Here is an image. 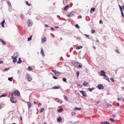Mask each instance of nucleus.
Returning <instances> with one entry per match:
<instances>
[{
  "label": "nucleus",
  "instance_id": "ea45409f",
  "mask_svg": "<svg viewBox=\"0 0 124 124\" xmlns=\"http://www.w3.org/2000/svg\"><path fill=\"white\" fill-rule=\"evenodd\" d=\"M95 31L94 30H92L91 31V32L92 33H94L95 32Z\"/></svg>",
  "mask_w": 124,
  "mask_h": 124
},
{
  "label": "nucleus",
  "instance_id": "423d86ee",
  "mask_svg": "<svg viewBox=\"0 0 124 124\" xmlns=\"http://www.w3.org/2000/svg\"><path fill=\"white\" fill-rule=\"evenodd\" d=\"M80 92L83 95L85 96H86V93L85 91L83 90H81L80 91Z\"/></svg>",
  "mask_w": 124,
  "mask_h": 124
},
{
  "label": "nucleus",
  "instance_id": "e433bc0d",
  "mask_svg": "<svg viewBox=\"0 0 124 124\" xmlns=\"http://www.w3.org/2000/svg\"><path fill=\"white\" fill-rule=\"evenodd\" d=\"M74 12L73 11H71L70 13V15H71V16H73L74 15Z\"/></svg>",
  "mask_w": 124,
  "mask_h": 124
},
{
  "label": "nucleus",
  "instance_id": "0eeeda50",
  "mask_svg": "<svg viewBox=\"0 0 124 124\" xmlns=\"http://www.w3.org/2000/svg\"><path fill=\"white\" fill-rule=\"evenodd\" d=\"M101 74L100 75V76H104L106 75L105 72L103 70H101Z\"/></svg>",
  "mask_w": 124,
  "mask_h": 124
},
{
  "label": "nucleus",
  "instance_id": "20e7f679",
  "mask_svg": "<svg viewBox=\"0 0 124 124\" xmlns=\"http://www.w3.org/2000/svg\"><path fill=\"white\" fill-rule=\"evenodd\" d=\"M98 88L100 89H101L104 88V86L101 84H99L97 86Z\"/></svg>",
  "mask_w": 124,
  "mask_h": 124
},
{
  "label": "nucleus",
  "instance_id": "2f4dec72",
  "mask_svg": "<svg viewBox=\"0 0 124 124\" xmlns=\"http://www.w3.org/2000/svg\"><path fill=\"white\" fill-rule=\"evenodd\" d=\"M79 72L78 71H77V78H78L79 75Z\"/></svg>",
  "mask_w": 124,
  "mask_h": 124
},
{
  "label": "nucleus",
  "instance_id": "e2e57ef3",
  "mask_svg": "<svg viewBox=\"0 0 124 124\" xmlns=\"http://www.w3.org/2000/svg\"><path fill=\"white\" fill-rule=\"evenodd\" d=\"M84 35H85V36L87 37H89V35L86 34H84Z\"/></svg>",
  "mask_w": 124,
  "mask_h": 124
},
{
  "label": "nucleus",
  "instance_id": "39448f33",
  "mask_svg": "<svg viewBox=\"0 0 124 124\" xmlns=\"http://www.w3.org/2000/svg\"><path fill=\"white\" fill-rule=\"evenodd\" d=\"M11 58L13 59V63H15L17 61V60L16 59V57H14V56H12L11 57Z\"/></svg>",
  "mask_w": 124,
  "mask_h": 124
},
{
  "label": "nucleus",
  "instance_id": "c9c22d12",
  "mask_svg": "<svg viewBox=\"0 0 124 124\" xmlns=\"http://www.w3.org/2000/svg\"><path fill=\"white\" fill-rule=\"evenodd\" d=\"M63 81L64 82H66L67 81V79L66 78H63L62 79Z\"/></svg>",
  "mask_w": 124,
  "mask_h": 124
},
{
  "label": "nucleus",
  "instance_id": "680f3d73",
  "mask_svg": "<svg viewBox=\"0 0 124 124\" xmlns=\"http://www.w3.org/2000/svg\"><path fill=\"white\" fill-rule=\"evenodd\" d=\"M20 120L21 121H22V117L21 116H20Z\"/></svg>",
  "mask_w": 124,
  "mask_h": 124
},
{
  "label": "nucleus",
  "instance_id": "8fccbe9b",
  "mask_svg": "<svg viewBox=\"0 0 124 124\" xmlns=\"http://www.w3.org/2000/svg\"><path fill=\"white\" fill-rule=\"evenodd\" d=\"M110 80H111L112 82H114V80L112 78H110Z\"/></svg>",
  "mask_w": 124,
  "mask_h": 124
},
{
  "label": "nucleus",
  "instance_id": "7ed1b4c3",
  "mask_svg": "<svg viewBox=\"0 0 124 124\" xmlns=\"http://www.w3.org/2000/svg\"><path fill=\"white\" fill-rule=\"evenodd\" d=\"M27 25L29 27L31 26L32 25V22L30 19H28L27 21Z\"/></svg>",
  "mask_w": 124,
  "mask_h": 124
},
{
  "label": "nucleus",
  "instance_id": "473e14b6",
  "mask_svg": "<svg viewBox=\"0 0 124 124\" xmlns=\"http://www.w3.org/2000/svg\"><path fill=\"white\" fill-rule=\"evenodd\" d=\"M32 35L30 36L28 38V41H30L31 40Z\"/></svg>",
  "mask_w": 124,
  "mask_h": 124
},
{
  "label": "nucleus",
  "instance_id": "72a5a7b5",
  "mask_svg": "<svg viewBox=\"0 0 124 124\" xmlns=\"http://www.w3.org/2000/svg\"><path fill=\"white\" fill-rule=\"evenodd\" d=\"M25 3H26V4L27 5L29 6H31V4H29V3H28V2L27 1H25Z\"/></svg>",
  "mask_w": 124,
  "mask_h": 124
},
{
  "label": "nucleus",
  "instance_id": "49530a36",
  "mask_svg": "<svg viewBox=\"0 0 124 124\" xmlns=\"http://www.w3.org/2000/svg\"><path fill=\"white\" fill-rule=\"evenodd\" d=\"M44 110V108H41L40 110V112H43Z\"/></svg>",
  "mask_w": 124,
  "mask_h": 124
},
{
  "label": "nucleus",
  "instance_id": "dca6fc26",
  "mask_svg": "<svg viewBox=\"0 0 124 124\" xmlns=\"http://www.w3.org/2000/svg\"><path fill=\"white\" fill-rule=\"evenodd\" d=\"M69 7V6L68 5H67L65 6L64 8V10H67L68 9V7Z\"/></svg>",
  "mask_w": 124,
  "mask_h": 124
},
{
  "label": "nucleus",
  "instance_id": "bb28decb",
  "mask_svg": "<svg viewBox=\"0 0 124 124\" xmlns=\"http://www.w3.org/2000/svg\"><path fill=\"white\" fill-rule=\"evenodd\" d=\"M63 96L66 101H67L68 100V98L67 96L65 95H64Z\"/></svg>",
  "mask_w": 124,
  "mask_h": 124
},
{
  "label": "nucleus",
  "instance_id": "9d476101",
  "mask_svg": "<svg viewBox=\"0 0 124 124\" xmlns=\"http://www.w3.org/2000/svg\"><path fill=\"white\" fill-rule=\"evenodd\" d=\"M43 48H41V52L40 53L41 54L43 55V56L44 57V52H43Z\"/></svg>",
  "mask_w": 124,
  "mask_h": 124
},
{
  "label": "nucleus",
  "instance_id": "f03ea898",
  "mask_svg": "<svg viewBox=\"0 0 124 124\" xmlns=\"http://www.w3.org/2000/svg\"><path fill=\"white\" fill-rule=\"evenodd\" d=\"M16 98L15 97H12L10 99V100L11 102L13 103H15L16 102Z\"/></svg>",
  "mask_w": 124,
  "mask_h": 124
},
{
  "label": "nucleus",
  "instance_id": "c85d7f7f",
  "mask_svg": "<svg viewBox=\"0 0 124 124\" xmlns=\"http://www.w3.org/2000/svg\"><path fill=\"white\" fill-rule=\"evenodd\" d=\"M104 79H105L106 80H107L108 78V77L106 75H105V76H104Z\"/></svg>",
  "mask_w": 124,
  "mask_h": 124
},
{
  "label": "nucleus",
  "instance_id": "338daca9",
  "mask_svg": "<svg viewBox=\"0 0 124 124\" xmlns=\"http://www.w3.org/2000/svg\"><path fill=\"white\" fill-rule=\"evenodd\" d=\"M113 116L114 117H115V116H116V115H113Z\"/></svg>",
  "mask_w": 124,
  "mask_h": 124
},
{
  "label": "nucleus",
  "instance_id": "c03bdc74",
  "mask_svg": "<svg viewBox=\"0 0 124 124\" xmlns=\"http://www.w3.org/2000/svg\"><path fill=\"white\" fill-rule=\"evenodd\" d=\"M31 79H32L30 77L28 78V79H27L28 81H30L31 80Z\"/></svg>",
  "mask_w": 124,
  "mask_h": 124
},
{
  "label": "nucleus",
  "instance_id": "79ce46f5",
  "mask_svg": "<svg viewBox=\"0 0 124 124\" xmlns=\"http://www.w3.org/2000/svg\"><path fill=\"white\" fill-rule=\"evenodd\" d=\"M109 120L112 121V122H115L114 120L112 118H110L109 119Z\"/></svg>",
  "mask_w": 124,
  "mask_h": 124
},
{
  "label": "nucleus",
  "instance_id": "4d7b16f0",
  "mask_svg": "<svg viewBox=\"0 0 124 124\" xmlns=\"http://www.w3.org/2000/svg\"><path fill=\"white\" fill-rule=\"evenodd\" d=\"M41 103H39L38 104V107H40V106H41Z\"/></svg>",
  "mask_w": 124,
  "mask_h": 124
},
{
  "label": "nucleus",
  "instance_id": "f704fd0d",
  "mask_svg": "<svg viewBox=\"0 0 124 124\" xmlns=\"http://www.w3.org/2000/svg\"><path fill=\"white\" fill-rule=\"evenodd\" d=\"M52 71L54 72V74H55V73H56V72H57V71L55 70H54V69H53V70H52Z\"/></svg>",
  "mask_w": 124,
  "mask_h": 124
},
{
  "label": "nucleus",
  "instance_id": "4468645a",
  "mask_svg": "<svg viewBox=\"0 0 124 124\" xmlns=\"http://www.w3.org/2000/svg\"><path fill=\"white\" fill-rule=\"evenodd\" d=\"M57 120L58 122H60L62 121V118L60 116L58 118H57Z\"/></svg>",
  "mask_w": 124,
  "mask_h": 124
},
{
  "label": "nucleus",
  "instance_id": "5fc2aeb1",
  "mask_svg": "<svg viewBox=\"0 0 124 124\" xmlns=\"http://www.w3.org/2000/svg\"><path fill=\"white\" fill-rule=\"evenodd\" d=\"M67 16L69 17H71V15H70V14L68 15H67Z\"/></svg>",
  "mask_w": 124,
  "mask_h": 124
},
{
  "label": "nucleus",
  "instance_id": "7c9ffc66",
  "mask_svg": "<svg viewBox=\"0 0 124 124\" xmlns=\"http://www.w3.org/2000/svg\"><path fill=\"white\" fill-rule=\"evenodd\" d=\"M82 109L81 108H76L75 110H80Z\"/></svg>",
  "mask_w": 124,
  "mask_h": 124
},
{
  "label": "nucleus",
  "instance_id": "603ef678",
  "mask_svg": "<svg viewBox=\"0 0 124 124\" xmlns=\"http://www.w3.org/2000/svg\"><path fill=\"white\" fill-rule=\"evenodd\" d=\"M53 77L54 79H56L57 78L54 76H53Z\"/></svg>",
  "mask_w": 124,
  "mask_h": 124
},
{
  "label": "nucleus",
  "instance_id": "6e6552de",
  "mask_svg": "<svg viewBox=\"0 0 124 124\" xmlns=\"http://www.w3.org/2000/svg\"><path fill=\"white\" fill-rule=\"evenodd\" d=\"M19 53L18 52H16L14 54L13 56L14 57H16L17 58L19 57Z\"/></svg>",
  "mask_w": 124,
  "mask_h": 124
},
{
  "label": "nucleus",
  "instance_id": "58836bf2",
  "mask_svg": "<svg viewBox=\"0 0 124 124\" xmlns=\"http://www.w3.org/2000/svg\"><path fill=\"white\" fill-rule=\"evenodd\" d=\"M23 15L22 14H21L20 15V17L22 19H23Z\"/></svg>",
  "mask_w": 124,
  "mask_h": 124
},
{
  "label": "nucleus",
  "instance_id": "f3484780",
  "mask_svg": "<svg viewBox=\"0 0 124 124\" xmlns=\"http://www.w3.org/2000/svg\"><path fill=\"white\" fill-rule=\"evenodd\" d=\"M22 62V61L21 60V59L20 58H19L18 59V61L17 62V63L18 64H20Z\"/></svg>",
  "mask_w": 124,
  "mask_h": 124
},
{
  "label": "nucleus",
  "instance_id": "ddd939ff",
  "mask_svg": "<svg viewBox=\"0 0 124 124\" xmlns=\"http://www.w3.org/2000/svg\"><path fill=\"white\" fill-rule=\"evenodd\" d=\"M60 86L59 85H58V86H56L54 87H53L52 89H58L60 88Z\"/></svg>",
  "mask_w": 124,
  "mask_h": 124
},
{
  "label": "nucleus",
  "instance_id": "bf43d9fd",
  "mask_svg": "<svg viewBox=\"0 0 124 124\" xmlns=\"http://www.w3.org/2000/svg\"><path fill=\"white\" fill-rule=\"evenodd\" d=\"M57 101V102H62V101H61V100H58V101Z\"/></svg>",
  "mask_w": 124,
  "mask_h": 124
},
{
  "label": "nucleus",
  "instance_id": "09e8293b",
  "mask_svg": "<svg viewBox=\"0 0 124 124\" xmlns=\"http://www.w3.org/2000/svg\"><path fill=\"white\" fill-rule=\"evenodd\" d=\"M82 66V64H81V65H80V64H79L78 66V67H79V68H81Z\"/></svg>",
  "mask_w": 124,
  "mask_h": 124
},
{
  "label": "nucleus",
  "instance_id": "052dcab7",
  "mask_svg": "<svg viewBox=\"0 0 124 124\" xmlns=\"http://www.w3.org/2000/svg\"><path fill=\"white\" fill-rule=\"evenodd\" d=\"M45 26L46 27H48V25L47 24H45Z\"/></svg>",
  "mask_w": 124,
  "mask_h": 124
},
{
  "label": "nucleus",
  "instance_id": "cd10ccee",
  "mask_svg": "<svg viewBox=\"0 0 124 124\" xmlns=\"http://www.w3.org/2000/svg\"><path fill=\"white\" fill-rule=\"evenodd\" d=\"M27 105L28 107H29V108H30L31 107V106L30 105V103L29 102H28L27 103Z\"/></svg>",
  "mask_w": 124,
  "mask_h": 124
},
{
  "label": "nucleus",
  "instance_id": "f257e3e1",
  "mask_svg": "<svg viewBox=\"0 0 124 124\" xmlns=\"http://www.w3.org/2000/svg\"><path fill=\"white\" fill-rule=\"evenodd\" d=\"M13 94L14 95L16 96H18L19 95L20 93L18 90L14 91L13 92Z\"/></svg>",
  "mask_w": 124,
  "mask_h": 124
},
{
  "label": "nucleus",
  "instance_id": "a211bd4d",
  "mask_svg": "<svg viewBox=\"0 0 124 124\" xmlns=\"http://www.w3.org/2000/svg\"><path fill=\"white\" fill-rule=\"evenodd\" d=\"M10 67H9L8 68H6L3 69V70H2V71L3 72H5L7 71L9 69Z\"/></svg>",
  "mask_w": 124,
  "mask_h": 124
},
{
  "label": "nucleus",
  "instance_id": "a18cd8bd",
  "mask_svg": "<svg viewBox=\"0 0 124 124\" xmlns=\"http://www.w3.org/2000/svg\"><path fill=\"white\" fill-rule=\"evenodd\" d=\"M120 8V9L121 12H122V11L123 12V8L122 6H121V7H120V8Z\"/></svg>",
  "mask_w": 124,
  "mask_h": 124
},
{
  "label": "nucleus",
  "instance_id": "2eb2a0df",
  "mask_svg": "<svg viewBox=\"0 0 124 124\" xmlns=\"http://www.w3.org/2000/svg\"><path fill=\"white\" fill-rule=\"evenodd\" d=\"M5 23V21L4 19L3 21L2 22V23H1V25L3 27H4V23Z\"/></svg>",
  "mask_w": 124,
  "mask_h": 124
},
{
  "label": "nucleus",
  "instance_id": "4be33fe9",
  "mask_svg": "<svg viewBox=\"0 0 124 124\" xmlns=\"http://www.w3.org/2000/svg\"><path fill=\"white\" fill-rule=\"evenodd\" d=\"M82 48V47L81 46H79L77 47L76 49H80Z\"/></svg>",
  "mask_w": 124,
  "mask_h": 124
},
{
  "label": "nucleus",
  "instance_id": "4c0bfd02",
  "mask_svg": "<svg viewBox=\"0 0 124 124\" xmlns=\"http://www.w3.org/2000/svg\"><path fill=\"white\" fill-rule=\"evenodd\" d=\"M29 77H29V76L28 75V73L27 74H26V78L27 79H28V78Z\"/></svg>",
  "mask_w": 124,
  "mask_h": 124
},
{
  "label": "nucleus",
  "instance_id": "b1692460",
  "mask_svg": "<svg viewBox=\"0 0 124 124\" xmlns=\"http://www.w3.org/2000/svg\"><path fill=\"white\" fill-rule=\"evenodd\" d=\"M13 78L12 77H9L8 78V80L10 81H12Z\"/></svg>",
  "mask_w": 124,
  "mask_h": 124
},
{
  "label": "nucleus",
  "instance_id": "412c9836",
  "mask_svg": "<svg viewBox=\"0 0 124 124\" xmlns=\"http://www.w3.org/2000/svg\"><path fill=\"white\" fill-rule=\"evenodd\" d=\"M7 94H2L0 96V97L1 98L3 97H5L6 96Z\"/></svg>",
  "mask_w": 124,
  "mask_h": 124
},
{
  "label": "nucleus",
  "instance_id": "a19ab883",
  "mask_svg": "<svg viewBox=\"0 0 124 124\" xmlns=\"http://www.w3.org/2000/svg\"><path fill=\"white\" fill-rule=\"evenodd\" d=\"M72 116H74L76 114V113L75 112H73L71 113Z\"/></svg>",
  "mask_w": 124,
  "mask_h": 124
},
{
  "label": "nucleus",
  "instance_id": "6ab92c4d",
  "mask_svg": "<svg viewBox=\"0 0 124 124\" xmlns=\"http://www.w3.org/2000/svg\"><path fill=\"white\" fill-rule=\"evenodd\" d=\"M7 2L10 7H11L12 6L11 3L9 1Z\"/></svg>",
  "mask_w": 124,
  "mask_h": 124
},
{
  "label": "nucleus",
  "instance_id": "9b49d317",
  "mask_svg": "<svg viewBox=\"0 0 124 124\" xmlns=\"http://www.w3.org/2000/svg\"><path fill=\"white\" fill-rule=\"evenodd\" d=\"M83 85L84 86H88V84L86 81H85L83 83Z\"/></svg>",
  "mask_w": 124,
  "mask_h": 124
},
{
  "label": "nucleus",
  "instance_id": "37998d69",
  "mask_svg": "<svg viewBox=\"0 0 124 124\" xmlns=\"http://www.w3.org/2000/svg\"><path fill=\"white\" fill-rule=\"evenodd\" d=\"M2 42L3 45H5L6 44V42L4 40H3Z\"/></svg>",
  "mask_w": 124,
  "mask_h": 124
},
{
  "label": "nucleus",
  "instance_id": "69168bd1",
  "mask_svg": "<svg viewBox=\"0 0 124 124\" xmlns=\"http://www.w3.org/2000/svg\"><path fill=\"white\" fill-rule=\"evenodd\" d=\"M3 40H2V39H1V38H0V41H1V42H2Z\"/></svg>",
  "mask_w": 124,
  "mask_h": 124
},
{
  "label": "nucleus",
  "instance_id": "0e129e2a",
  "mask_svg": "<svg viewBox=\"0 0 124 124\" xmlns=\"http://www.w3.org/2000/svg\"><path fill=\"white\" fill-rule=\"evenodd\" d=\"M101 123L102 124H105L104 122H101Z\"/></svg>",
  "mask_w": 124,
  "mask_h": 124
},
{
  "label": "nucleus",
  "instance_id": "774afa93",
  "mask_svg": "<svg viewBox=\"0 0 124 124\" xmlns=\"http://www.w3.org/2000/svg\"><path fill=\"white\" fill-rule=\"evenodd\" d=\"M123 9H124V5H123L122 6Z\"/></svg>",
  "mask_w": 124,
  "mask_h": 124
},
{
  "label": "nucleus",
  "instance_id": "13d9d810",
  "mask_svg": "<svg viewBox=\"0 0 124 124\" xmlns=\"http://www.w3.org/2000/svg\"><path fill=\"white\" fill-rule=\"evenodd\" d=\"M3 62L2 61H0V64H3Z\"/></svg>",
  "mask_w": 124,
  "mask_h": 124
},
{
  "label": "nucleus",
  "instance_id": "f8f14e48",
  "mask_svg": "<svg viewBox=\"0 0 124 124\" xmlns=\"http://www.w3.org/2000/svg\"><path fill=\"white\" fill-rule=\"evenodd\" d=\"M46 37H44L42 40V43H43L45 41H46Z\"/></svg>",
  "mask_w": 124,
  "mask_h": 124
},
{
  "label": "nucleus",
  "instance_id": "6e6d98bb",
  "mask_svg": "<svg viewBox=\"0 0 124 124\" xmlns=\"http://www.w3.org/2000/svg\"><path fill=\"white\" fill-rule=\"evenodd\" d=\"M116 52L119 53H120V52H119V50H118V49H117L116 50Z\"/></svg>",
  "mask_w": 124,
  "mask_h": 124
},
{
  "label": "nucleus",
  "instance_id": "1a4fd4ad",
  "mask_svg": "<svg viewBox=\"0 0 124 124\" xmlns=\"http://www.w3.org/2000/svg\"><path fill=\"white\" fill-rule=\"evenodd\" d=\"M64 110L63 108H62L61 109L57 110V111L59 113H61L63 112Z\"/></svg>",
  "mask_w": 124,
  "mask_h": 124
},
{
  "label": "nucleus",
  "instance_id": "c756f323",
  "mask_svg": "<svg viewBox=\"0 0 124 124\" xmlns=\"http://www.w3.org/2000/svg\"><path fill=\"white\" fill-rule=\"evenodd\" d=\"M95 9L94 8H92L91 9V12H92V11H94L95 10Z\"/></svg>",
  "mask_w": 124,
  "mask_h": 124
},
{
  "label": "nucleus",
  "instance_id": "aec40b11",
  "mask_svg": "<svg viewBox=\"0 0 124 124\" xmlns=\"http://www.w3.org/2000/svg\"><path fill=\"white\" fill-rule=\"evenodd\" d=\"M55 74L56 76H58L60 75V74L59 72H56V73H55Z\"/></svg>",
  "mask_w": 124,
  "mask_h": 124
},
{
  "label": "nucleus",
  "instance_id": "864d4df0",
  "mask_svg": "<svg viewBox=\"0 0 124 124\" xmlns=\"http://www.w3.org/2000/svg\"><path fill=\"white\" fill-rule=\"evenodd\" d=\"M121 14L122 15V16L123 17H124V13H123V12H121Z\"/></svg>",
  "mask_w": 124,
  "mask_h": 124
},
{
  "label": "nucleus",
  "instance_id": "de8ad7c7",
  "mask_svg": "<svg viewBox=\"0 0 124 124\" xmlns=\"http://www.w3.org/2000/svg\"><path fill=\"white\" fill-rule=\"evenodd\" d=\"M105 124H110L107 121H106L104 122Z\"/></svg>",
  "mask_w": 124,
  "mask_h": 124
},
{
  "label": "nucleus",
  "instance_id": "5701e85b",
  "mask_svg": "<svg viewBox=\"0 0 124 124\" xmlns=\"http://www.w3.org/2000/svg\"><path fill=\"white\" fill-rule=\"evenodd\" d=\"M88 89L89 90L90 92H91L94 89V88L93 87L91 88H88Z\"/></svg>",
  "mask_w": 124,
  "mask_h": 124
},
{
  "label": "nucleus",
  "instance_id": "3c124183",
  "mask_svg": "<svg viewBox=\"0 0 124 124\" xmlns=\"http://www.w3.org/2000/svg\"><path fill=\"white\" fill-rule=\"evenodd\" d=\"M51 30L52 31H54V28L53 27H51Z\"/></svg>",
  "mask_w": 124,
  "mask_h": 124
},
{
  "label": "nucleus",
  "instance_id": "393cba45",
  "mask_svg": "<svg viewBox=\"0 0 124 124\" xmlns=\"http://www.w3.org/2000/svg\"><path fill=\"white\" fill-rule=\"evenodd\" d=\"M32 70V69L31 68L30 66H29L28 68V70L29 71H31Z\"/></svg>",
  "mask_w": 124,
  "mask_h": 124
},
{
  "label": "nucleus",
  "instance_id": "a878e982",
  "mask_svg": "<svg viewBox=\"0 0 124 124\" xmlns=\"http://www.w3.org/2000/svg\"><path fill=\"white\" fill-rule=\"evenodd\" d=\"M75 27L78 28V29H79L80 28V27L79 26V25L78 24H77L75 25Z\"/></svg>",
  "mask_w": 124,
  "mask_h": 124
}]
</instances>
